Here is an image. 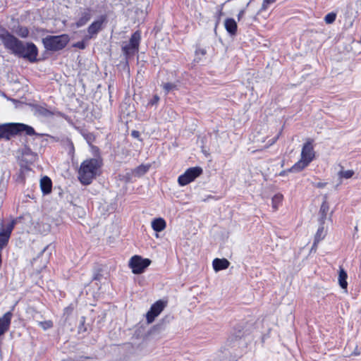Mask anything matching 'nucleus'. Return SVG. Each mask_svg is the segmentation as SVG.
<instances>
[{
	"label": "nucleus",
	"instance_id": "obj_16",
	"mask_svg": "<svg viewBox=\"0 0 361 361\" xmlns=\"http://www.w3.org/2000/svg\"><path fill=\"white\" fill-rule=\"evenodd\" d=\"M40 188L44 195L51 193L52 190V181L49 177L44 176L41 178Z\"/></svg>",
	"mask_w": 361,
	"mask_h": 361
},
{
	"label": "nucleus",
	"instance_id": "obj_26",
	"mask_svg": "<svg viewBox=\"0 0 361 361\" xmlns=\"http://www.w3.org/2000/svg\"><path fill=\"white\" fill-rule=\"evenodd\" d=\"M149 166L141 164L136 167L133 171L135 176L140 177L145 175L149 170Z\"/></svg>",
	"mask_w": 361,
	"mask_h": 361
},
{
	"label": "nucleus",
	"instance_id": "obj_48",
	"mask_svg": "<svg viewBox=\"0 0 361 361\" xmlns=\"http://www.w3.org/2000/svg\"><path fill=\"white\" fill-rule=\"evenodd\" d=\"M57 115H59V116H61V117H63V118H64L66 119L67 118V116L64 114H63L61 112H57Z\"/></svg>",
	"mask_w": 361,
	"mask_h": 361
},
{
	"label": "nucleus",
	"instance_id": "obj_54",
	"mask_svg": "<svg viewBox=\"0 0 361 361\" xmlns=\"http://www.w3.org/2000/svg\"><path fill=\"white\" fill-rule=\"evenodd\" d=\"M90 135H87L88 137H86V140H87V142H90V140H91V137H90Z\"/></svg>",
	"mask_w": 361,
	"mask_h": 361
},
{
	"label": "nucleus",
	"instance_id": "obj_53",
	"mask_svg": "<svg viewBox=\"0 0 361 361\" xmlns=\"http://www.w3.org/2000/svg\"><path fill=\"white\" fill-rule=\"evenodd\" d=\"M90 135H87L88 137H86V140H87V142H90V140H91V137H90Z\"/></svg>",
	"mask_w": 361,
	"mask_h": 361
},
{
	"label": "nucleus",
	"instance_id": "obj_46",
	"mask_svg": "<svg viewBox=\"0 0 361 361\" xmlns=\"http://www.w3.org/2000/svg\"><path fill=\"white\" fill-rule=\"evenodd\" d=\"M73 308L71 307H67L64 309V314H69L72 312Z\"/></svg>",
	"mask_w": 361,
	"mask_h": 361
},
{
	"label": "nucleus",
	"instance_id": "obj_27",
	"mask_svg": "<svg viewBox=\"0 0 361 361\" xmlns=\"http://www.w3.org/2000/svg\"><path fill=\"white\" fill-rule=\"evenodd\" d=\"M325 237V232L324 229L323 224H321V226L317 229V231L314 236V245H317V243L321 241L322 239H324Z\"/></svg>",
	"mask_w": 361,
	"mask_h": 361
},
{
	"label": "nucleus",
	"instance_id": "obj_42",
	"mask_svg": "<svg viewBox=\"0 0 361 361\" xmlns=\"http://www.w3.org/2000/svg\"><path fill=\"white\" fill-rule=\"evenodd\" d=\"M132 173H133L128 172L126 173V174L123 175V181H125L126 183L130 182L131 180Z\"/></svg>",
	"mask_w": 361,
	"mask_h": 361
},
{
	"label": "nucleus",
	"instance_id": "obj_5",
	"mask_svg": "<svg viewBox=\"0 0 361 361\" xmlns=\"http://www.w3.org/2000/svg\"><path fill=\"white\" fill-rule=\"evenodd\" d=\"M70 42V37L67 34L59 35H47L42 38V42L46 51L56 52L63 50Z\"/></svg>",
	"mask_w": 361,
	"mask_h": 361
},
{
	"label": "nucleus",
	"instance_id": "obj_29",
	"mask_svg": "<svg viewBox=\"0 0 361 361\" xmlns=\"http://www.w3.org/2000/svg\"><path fill=\"white\" fill-rule=\"evenodd\" d=\"M173 319V317L171 316V315H166L162 319L161 321L157 324V325H155L153 328L154 329H157L159 331L161 330L164 329V326L165 324L166 323H169L171 322V320Z\"/></svg>",
	"mask_w": 361,
	"mask_h": 361
},
{
	"label": "nucleus",
	"instance_id": "obj_31",
	"mask_svg": "<svg viewBox=\"0 0 361 361\" xmlns=\"http://www.w3.org/2000/svg\"><path fill=\"white\" fill-rule=\"evenodd\" d=\"M206 54H207V49L205 48H202V47L197 46L195 49L196 58H195V61H196L197 62H199L202 59V57H200V56H204Z\"/></svg>",
	"mask_w": 361,
	"mask_h": 361
},
{
	"label": "nucleus",
	"instance_id": "obj_40",
	"mask_svg": "<svg viewBox=\"0 0 361 361\" xmlns=\"http://www.w3.org/2000/svg\"><path fill=\"white\" fill-rule=\"evenodd\" d=\"M73 47H75V48H78L80 49H85L86 47V44L83 40H82V41H79V42H77L76 43L73 44Z\"/></svg>",
	"mask_w": 361,
	"mask_h": 361
},
{
	"label": "nucleus",
	"instance_id": "obj_49",
	"mask_svg": "<svg viewBox=\"0 0 361 361\" xmlns=\"http://www.w3.org/2000/svg\"><path fill=\"white\" fill-rule=\"evenodd\" d=\"M288 172H289L288 170L282 171L281 172H280L279 176H285Z\"/></svg>",
	"mask_w": 361,
	"mask_h": 361
},
{
	"label": "nucleus",
	"instance_id": "obj_3",
	"mask_svg": "<svg viewBox=\"0 0 361 361\" xmlns=\"http://www.w3.org/2000/svg\"><path fill=\"white\" fill-rule=\"evenodd\" d=\"M102 165L103 161L100 157L84 160L78 171V178L80 182L83 185H90L96 178Z\"/></svg>",
	"mask_w": 361,
	"mask_h": 361
},
{
	"label": "nucleus",
	"instance_id": "obj_56",
	"mask_svg": "<svg viewBox=\"0 0 361 361\" xmlns=\"http://www.w3.org/2000/svg\"><path fill=\"white\" fill-rule=\"evenodd\" d=\"M316 247H317V245H314V244H313V245H312V250L314 249Z\"/></svg>",
	"mask_w": 361,
	"mask_h": 361
},
{
	"label": "nucleus",
	"instance_id": "obj_38",
	"mask_svg": "<svg viewBox=\"0 0 361 361\" xmlns=\"http://www.w3.org/2000/svg\"><path fill=\"white\" fill-rule=\"evenodd\" d=\"M39 325L44 329L47 330L53 326V322L51 320L40 322Z\"/></svg>",
	"mask_w": 361,
	"mask_h": 361
},
{
	"label": "nucleus",
	"instance_id": "obj_44",
	"mask_svg": "<svg viewBox=\"0 0 361 361\" xmlns=\"http://www.w3.org/2000/svg\"><path fill=\"white\" fill-rule=\"evenodd\" d=\"M118 67L121 68V70L128 72V70L124 68V59L120 61L119 64L118 65Z\"/></svg>",
	"mask_w": 361,
	"mask_h": 361
},
{
	"label": "nucleus",
	"instance_id": "obj_23",
	"mask_svg": "<svg viewBox=\"0 0 361 361\" xmlns=\"http://www.w3.org/2000/svg\"><path fill=\"white\" fill-rule=\"evenodd\" d=\"M310 163H307L305 160L301 159L296 162L292 167L288 169L289 172H300L307 167Z\"/></svg>",
	"mask_w": 361,
	"mask_h": 361
},
{
	"label": "nucleus",
	"instance_id": "obj_19",
	"mask_svg": "<svg viewBox=\"0 0 361 361\" xmlns=\"http://www.w3.org/2000/svg\"><path fill=\"white\" fill-rule=\"evenodd\" d=\"M348 274L346 271L342 267H339L338 271V284L342 289H344L347 292L348 282H347Z\"/></svg>",
	"mask_w": 361,
	"mask_h": 361
},
{
	"label": "nucleus",
	"instance_id": "obj_21",
	"mask_svg": "<svg viewBox=\"0 0 361 361\" xmlns=\"http://www.w3.org/2000/svg\"><path fill=\"white\" fill-rule=\"evenodd\" d=\"M166 226V221L161 217L156 218L152 221V228L156 232H161Z\"/></svg>",
	"mask_w": 361,
	"mask_h": 361
},
{
	"label": "nucleus",
	"instance_id": "obj_25",
	"mask_svg": "<svg viewBox=\"0 0 361 361\" xmlns=\"http://www.w3.org/2000/svg\"><path fill=\"white\" fill-rule=\"evenodd\" d=\"M223 357L221 361H237L240 355L234 353L233 355L228 350H224L222 352Z\"/></svg>",
	"mask_w": 361,
	"mask_h": 361
},
{
	"label": "nucleus",
	"instance_id": "obj_39",
	"mask_svg": "<svg viewBox=\"0 0 361 361\" xmlns=\"http://www.w3.org/2000/svg\"><path fill=\"white\" fill-rule=\"evenodd\" d=\"M160 98L157 94H154L153 97L149 101V106H154L157 105L159 101Z\"/></svg>",
	"mask_w": 361,
	"mask_h": 361
},
{
	"label": "nucleus",
	"instance_id": "obj_9",
	"mask_svg": "<svg viewBox=\"0 0 361 361\" xmlns=\"http://www.w3.org/2000/svg\"><path fill=\"white\" fill-rule=\"evenodd\" d=\"M92 9L90 7H80L76 11L73 26L80 28L85 26L92 18Z\"/></svg>",
	"mask_w": 361,
	"mask_h": 361
},
{
	"label": "nucleus",
	"instance_id": "obj_52",
	"mask_svg": "<svg viewBox=\"0 0 361 361\" xmlns=\"http://www.w3.org/2000/svg\"><path fill=\"white\" fill-rule=\"evenodd\" d=\"M90 135H87L88 137H86V140H87V142H90V140H91V137H90Z\"/></svg>",
	"mask_w": 361,
	"mask_h": 361
},
{
	"label": "nucleus",
	"instance_id": "obj_12",
	"mask_svg": "<svg viewBox=\"0 0 361 361\" xmlns=\"http://www.w3.org/2000/svg\"><path fill=\"white\" fill-rule=\"evenodd\" d=\"M107 22V16L105 14L101 15L94 20L87 27V35L86 39L94 38L97 34L102 30L104 25Z\"/></svg>",
	"mask_w": 361,
	"mask_h": 361
},
{
	"label": "nucleus",
	"instance_id": "obj_45",
	"mask_svg": "<svg viewBox=\"0 0 361 361\" xmlns=\"http://www.w3.org/2000/svg\"><path fill=\"white\" fill-rule=\"evenodd\" d=\"M360 355V351L358 350L357 346L355 347L353 352L351 353V355L357 356Z\"/></svg>",
	"mask_w": 361,
	"mask_h": 361
},
{
	"label": "nucleus",
	"instance_id": "obj_10",
	"mask_svg": "<svg viewBox=\"0 0 361 361\" xmlns=\"http://www.w3.org/2000/svg\"><path fill=\"white\" fill-rule=\"evenodd\" d=\"M17 224V219H13L8 223L6 227L4 226L3 223H1L0 227V250L5 248L9 242L12 231Z\"/></svg>",
	"mask_w": 361,
	"mask_h": 361
},
{
	"label": "nucleus",
	"instance_id": "obj_35",
	"mask_svg": "<svg viewBox=\"0 0 361 361\" xmlns=\"http://www.w3.org/2000/svg\"><path fill=\"white\" fill-rule=\"evenodd\" d=\"M47 30L44 28H40V27H35L31 33H30V37L31 38L34 39H37V34L38 33H40V32H47Z\"/></svg>",
	"mask_w": 361,
	"mask_h": 361
},
{
	"label": "nucleus",
	"instance_id": "obj_8",
	"mask_svg": "<svg viewBox=\"0 0 361 361\" xmlns=\"http://www.w3.org/2000/svg\"><path fill=\"white\" fill-rule=\"evenodd\" d=\"M202 173L203 170L200 166L190 167L178 177V183L180 186H185L194 181Z\"/></svg>",
	"mask_w": 361,
	"mask_h": 361
},
{
	"label": "nucleus",
	"instance_id": "obj_37",
	"mask_svg": "<svg viewBox=\"0 0 361 361\" xmlns=\"http://www.w3.org/2000/svg\"><path fill=\"white\" fill-rule=\"evenodd\" d=\"M276 1V0H264L259 9V12L266 11L268 8L269 5L274 4Z\"/></svg>",
	"mask_w": 361,
	"mask_h": 361
},
{
	"label": "nucleus",
	"instance_id": "obj_1",
	"mask_svg": "<svg viewBox=\"0 0 361 361\" xmlns=\"http://www.w3.org/2000/svg\"><path fill=\"white\" fill-rule=\"evenodd\" d=\"M0 40L4 48L16 56L30 63H36L39 61L37 58L38 48L33 42H25L19 39L3 26H0Z\"/></svg>",
	"mask_w": 361,
	"mask_h": 361
},
{
	"label": "nucleus",
	"instance_id": "obj_4",
	"mask_svg": "<svg viewBox=\"0 0 361 361\" xmlns=\"http://www.w3.org/2000/svg\"><path fill=\"white\" fill-rule=\"evenodd\" d=\"M140 40V32L135 31L131 35L129 43L121 48L124 56V68L128 70V73L130 72L129 61L138 52Z\"/></svg>",
	"mask_w": 361,
	"mask_h": 361
},
{
	"label": "nucleus",
	"instance_id": "obj_30",
	"mask_svg": "<svg viewBox=\"0 0 361 361\" xmlns=\"http://www.w3.org/2000/svg\"><path fill=\"white\" fill-rule=\"evenodd\" d=\"M163 90L166 94H169L170 92L173 90H178V86L175 83L172 82H166L162 85Z\"/></svg>",
	"mask_w": 361,
	"mask_h": 361
},
{
	"label": "nucleus",
	"instance_id": "obj_11",
	"mask_svg": "<svg viewBox=\"0 0 361 361\" xmlns=\"http://www.w3.org/2000/svg\"><path fill=\"white\" fill-rule=\"evenodd\" d=\"M22 159L20 160V168L30 171L29 165L32 164L38 159V155L34 152L28 146L25 145L21 150Z\"/></svg>",
	"mask_w": 361,
	"mask_h": 361
},
{
	"label": "nucleus",
	"instance_id": "obj_33",
	"mask_svg": "<svg viewBox=\"0 0 361 361\" xmlns=\"http://www.w3.org/2000/svg\"><path fill=\"white\" fill-rule=\"evenodd\" d=\"M283 195L281 194H276L272 197V207L274 209H277L279 204L281 203Z\"/></svg>",
	"mask_w": 361,
	"mask_h": 361
},
{
	"label": "nucleus",
	"instance_id": "obj_13",
	"mask_svg": "<svg viewBox=\"0 0 361 361\" xmlns=\"http://www.w3.org/2000/svg\"><path fill=\"white\" fill-rule=\"evenodd\" d=\"M166 305V302L159 300L155 302L146 314V319L148 324L152 323L155 318L158 317L164 310Z\"/></svg>",
	"mask_w": 361,
	"mask_h": 361
},
{
	"label": "nucleus",
	"instance_id": "obj_36",
	"mask_svg": "<svg viewBox=\"0 0 361 361\" xmlns=\"http://www.w3.org/2000/svg\"><path fill=\"white\" fill-rule=\"evenodd\" d=\"M354 174V171L353 170H347V171H341L338 173V175L341 178H350Z\"/></svg>",
	"mask_w": 361,
	"mask_h": 361
},
{
	"label": "nucleus",
	"instance_id": "obj_17",
	"mask_svg": "<svg viewBox=\"0 0 361 361\" xmlns=\"http://www.w3.org/2000/svg\"><path fill=\"white\" fill-rule=\"evenodd\" d=\"M212 265L215 271H219L226 269L229 267L230 262L226 258H216L213 260Z\"/></svg>",
	"mask_w": 361,
	"mask_h": 361
},
{
	"label": "nucleus",
	"instance_id": "obj_2",
	"mask_svg": "<svg viewBox=\"0 0 361 361\" xmlns=\"http://www.w3.org/2000/svg\"><path fill=\"white\" fill-rule=\"evenodd\" d=\"M25 134L26 135H35L37 137H42L44 134H40L35 132V129L27 124L22 123H8L0 125V139L5 138L10 140L11 137ZM49 136L53 142H61L62 136Z\"/></svg>",
	"mask_w": 361,
	"mask_h": 361
},
{
	"label": "nucleus",
	"instance_id": "obj_32",
	"mask_svg": "<svg viewBox=\"0 0 361 361\" xmlns=\"http://www.w3.org/2000/svg\"><path fill=\"white\" fill-rule=\"evenodd\" d=\"M37 110L40 115L45 117H50L54 115V113L53 111L41 106H38Z\"/></svg>",
	"mask_w": 361,
	"mask_h": 361
},
{
	"label": "nucleus",
	"instance_id": "obj_22",
	"mask_svg": "<svg viewBox=\"0 0 361 361\" xmlns=\"http://www.w3.org/2000/svg\"><path fill=\"white\" fill-rule=\"evenodd\" d=\"M104 278V267L101 264H96L93 268L92 280L100 281Z\"/></svg>",
	"mask_w": 361,
	"mask_h": 361
},
{
	"label": "nucleus",
	"instance_id": "obj_41",
	"mask_svg": "<svg viewBox=\"0 0 361 361\" xmlns=\"http://www.w3.org/2000/svg\"><path fill=\"white\" fill-rule=\"evenodd\" d=\"M130 135L133 137L137 138L140 141H142V139L140 138V133L138 130H132Z\"/></svg>",
	"mask_w": 361,
	"mask_h": 361
},
{
	"label": "nucleus",
	"instance_id": "obj_55",
	"mask_svg": "<svg viewBox=\"0 0 361 361\" xmlns=\"http://www.w3.org/2000/svg\"><path fill=\"white\" fill-rule=\"evenodd\" d=\"M90 135H87L88 137H86V140H87V142H90V140H91V137H90Z\"/></svg>",
	"mask_w": 361,
	"mask_h": 361
},
{
	"label": "nucleus",
	"instance_id": "obj_51",
	"mask_svg": "<svg viewBox=\"0 0 361 361\" xmlns=\"http://www.w3.org/2000/svg\"><path fill=\"white\" fill-rule=\"evenodd\" d=\"M90 135H87L88 137H86V140H87V142H90V140H91V137H90Z\"/></svg>",
	"mask_w": 361,
	"mask_h": 361
},
{
	"label": "nucleus",
	"instance_id": "obj_28",
	"mask_svg": "<svg viewBox=\"0 0 361 361\" xmlns=\"http://www.w3.org/2000/svg\"><path fill=\"white\" fill-rule=\"evenodd\" d=\"M16 33L21 38H27L30 35V31L27 27L18 25L16 30Z\"/></svg>",
	"mask_w": 361,
	"mask_h": 361
},
{
	"label": "nucleus",
	"instance_id": "obj_20",
	"mask_svg": "<svg viewBox=\"0 0 361 361\" xmlns=\"http://www.w3.org/2000/svg\"><path fill=\"white\" fill-rule=\"evenodd\" d=\"M329 209V203L326 201V197H324V200L322 202L319 212V221L321 224H324V221L326 219V215Z\"/></svg>",
	"mask_w": 361,
	"mask_h": 361
},
{
	"label": "nucleus",
	"instance_id": "obj_7",
	"mask_svg": "<svg viewBox=\"0 0 361 361\" xmlns=\"http://www.w3.org/2000/svg\"><path fill=\"white\" fill-rule=\"evenodd\" d=\"M248 330L245 329V327L242 324L236 325L231 335L228 337L227 343L228 345L234 348L235 346H240L243 343L242 339L247 334H248Z\"/></svg>",
	"mask_w": 361,
	"mask_h": 361
},
{
	"label": "nucleus",
	"instance_id": "obj_6",
	"mask_svg": "<svg viewBox=\"0 0 361 361\" xmlns=\"http://www.w3.org/2000/svg\"><path fill=\"white\" fill-rule=\"evenodd\" d=\"M151 263L152 261L148 258H143L140 255H134L130 258L128 266L134 274H141L145 271Z\"/></svg>",
	"mask_w": 361,
	"mask_h": 361
},
{
	"label": "nucleus",
	"instance_id": "obj_14",
	"mask_svg": "<svg viewBox=\"0 0 361 361\" xmlns=\"http://www.w3.org/2000/svg\"><path fill=\"white\" fill-rule=\"evenodd\" d=\"M301 158L307 163H310L314 158V151L313 147V140L308 139L304 144L302 152Z\"/></svg>",
	"mask_w": 361,
	"mask_h": 361
},
{
	"label": "nucleus",
	"instance_id": "obj_15",
	"mask_svg": "<svg viewBox=\"0 0 361 361\" xmlns=\"http://www.w3.org/2000/svg\"><path fill=\"white\" fill-rule=\"evenodd\" d=\"M224 27L230 36H235L238 31V25L233 18H228L224 21Z\"/></svg>",
	"mask_w": 361,
	"mask_h": 361
},
{
	"label": "nucleus",
	"instance_id": "obj_34",
	"mask_svg": "<svg viewBox=\"0 0 361 361\" xmlns=\"http://www.w3.org/2000/svg\"><path fill=\"white\" fill-rule=\"evenodd\" d=\"M336 18V14L334 12L329 13L326 14L324 17V21L326 24H331L333 23Z\"/></svg>",
	"mask_w": 361,
	"mask_h": 361
},
{
	"label": "nucleus",
	"instance_id": "obj_50",
	"mask_svg": "<svg viewBox=\"0 0 361 361\" xmlns=\"http://www.w3.org/2000/svg\"><path fill=\"white\" fill-rule=\"evenodd\" d=\"M49 248V245L46 246L41 252V253L44 252Z\"/></svg>",
	"mask_w": 361,
	"mask_h": 361
},
{
	"label": "nucleus",
	"instance_id": "obj_43",
	"mask_svg": "<svg viewBox=\"0 0 361 361\" xmlns=\"http://www.w3.org/2000/svg\"><path fill=\"white\" fill-rule=\"evenodd\" d=\"M245 13V9H241L238 14V20L240 21Z\"/></svg>",
	"mask_w": 361,
	"mask_h": 361
},
{
	"label": "nucleus",
	"instance_id": "obj_47",
	"mask_svg": "<svg viewBox=\"0 0 361 361\" xmlns=\"http://www.w3.org/2000/svg\"><path fill=\"white\" fill-rule=\"evenodd\" d=\"M325 185H326V183H321V182L318 183L316 185L317 188H324Z\"/></svg>",
	"mask_w": 361,
	"mask_h": 361
},
{
	"label": "nucleus",
	"instance_id": "obj_18",
	"mask_svg": "<svg viewBox=\"0 0 361 361\" xmlns=\"http://www.w3.org/2000/svg\"><path fill=\"white\" fill-rule=\"evenodd\" d=\"M60 144L66 150H67L68 154L70 156H73L75 153V147L71 138L63 135Z\"/></svg>",
	"mask_w": 361,
	"mask_h": 361
},
{
	"label": "nucleus",
	"instance_id": "obj_24",
	"mask_svg": "<svg viewBox=\"0 0 361 361\" xmlns=\"http://www.w3.org/2000/svg\"><path fill=\"white\" fill-rule=\"evenodd\" d=\"M224 4H222L221 5H219L216 8V12L214 15V18L215 19V26H214V32H216V28L218 25L220 23L221 18L224 15L223 12V8H224Z\"/></svg>",
	"mask_w": 361,
	"mask_h": 361
}]
</instances>
